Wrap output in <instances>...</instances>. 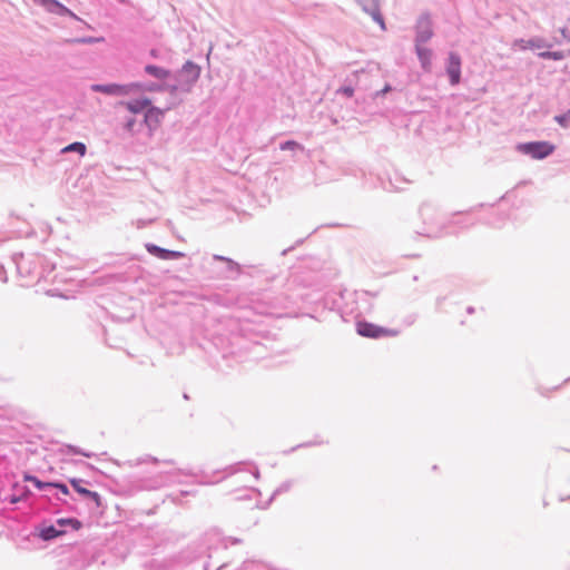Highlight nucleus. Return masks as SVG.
Masks as SVG:
<instances>
[{"instance_id": "12", "label": "nucleus", "mask_w": 570, "mask_h": 570, "mask_svg": "<svg viewBox=\"0 0 570 570\" xmlns=\"http://www.w3.org/2000/svg\"><path fill=\"white\" fill-rule=\"evenodd\" d=\"M415 52L421 68L426 72L431 71L433 51L424 47V45H415Z\"/></svg>"}, {"instance_id": "1", "label": "nucleus", "mask_w": 570, "mask_h": 570, "mask_svg": "<svg viewBox=\"0 0 570 570\" xmlns=\"http://www.w3.org/2000/svg\"><path fill=\"white\" fill-rule=\"evenodd\" d=\"M200 75V68L191 62L187 61L181 70L176 76V83L169 86L171 92H188L190 91L194 83L197 81Z\"/></svg>"}, {"instance_id": "21", "label": "nucleus", "mask_w": 570, "mask_h": 570, "mask_svg": "<svg viewBox=\"0 0 570 570\" xmlns=\"http://www.w3.org/2000/svg\"><path fill=\"white\" fill-rule=\"evenodd\" d=\"M539 57L542 59L559 61L564 59L566 56L563 51H542L539 53Z\"/></svg>"}, {"instance_id": "7", "label": "nucleus", "mask_w": 570, "mask_h": 570, "mask_svg": "<svg viewBox=\"0 0 570 570\" xmlns=\"http://www.w3.org/2000/svg\"><path fill=\"white\" fill-rule=\"evenodd\" d=\"M446 73L450 83L456 86L461 80V58L456 52H450L446 63Z\"/></svg>"}, {"instance_id": "11", "label": "nucleus", "mask_w": 570, "mask_h": 570, "mask_svg": "<svg viewBox=\"0 0 570 570\" xmlns=\"http://www.w3.org/2000/svg\"><path fill=\"white\" fill-rule=\"evenodd\" d=\"M357 333L365 337H380L384 334L390 333L387 330L375 326L374 324L367 323V322H358L356 324Z\"/></svg>"}, {"instance_id": "22", "label": "nucleus", "mask_w": 570, "mask_h": 570, "mask_svg": "<svg viewBox=\"0 0 570 570\" xmlns=\"http://www.w3.org/2000/svg\"><path fill=\"white\" fill-rule=\"evenodd\" d=\"M76 151L80 155H85L86 146L82 142H72L62 149V153Z\"/></svg>"}, {"instance_id": "8", "label": "nucleus", "mask_w": 570, "mask_h": 570, "mask_svg": "<svg viewBox=\"0 0 570 570\" xmlns=\"http://www.w3.org/2000/svg\"><path fill=\"white\" fill-rule=\"evenodd\" d=\"M39 6L43 7L48 12L55 13L57 16H68L73 19H78V17L66 6L60 3L58 0H33Z\"/></svg>"}, {"instance_id": "23", "label": "nucleus", "mask_w": 570, "mask_h": 570, "mask_svg": "<svg viewBox=\"0 0 570 570\" xmlns=\"http://www.w3.org/2000/svg\"><path fill=\"white\" fill-rule=\"evenodd\" d=\"M138 83L140 86L134 88V92L142 91V90H146V91H158V90L163 89V86L157 85V83H149V85H145V83H140V82H138Z\"/></svg>"}, {"instance_id": "5", "label": "nucleus", "mask_w": 570, "mask_h": 570, "mask_svg": "<svg viewBox=\"0 0 570 570\" xmlns=\"http://www.w3.org/2000/svg\"><path fill=\"white\" fill-rule=\"evenodd\" d=\"M139 83H128V85H118V83H95L90 86V89L95 92H101L108 96H128L134 92V88L139 87Z\"/></svg>"}, {"instance_id": "3", "label": "nucleus", "mask_w": 570, "mask_h": 570, "mask_svg": "<svg viewBox=\"0 0 570 570\" xmlns=\"http://www.w3.org/2000/svg\"><path fill=\"white\" fill-rule=\"evenodd\" d=\"M420 215L426 225L423 232L420 234L429 237H438L442 234L441 228L438 226V210L432 204H423L420 208Z\"/></svg>"}, {"instance_id": "25", "label": "nucleus", "mask_w": 570, "mask_h": 570, "mask_svg": "<svg viewBox=\"0 0 570 570\" xmlns=\"http://www.w3.org/2000/svg\"><path fill=\"white\" fill-rule=\"evenodd\" d=\"M279 148L282 150H296V149H303V146L294 140H287L285 142H282Z\"/></svg>"}, {"instance_id": "6", "label": "nucleus", "mask_w": 570, "mask_h": 570, "mask_svg": "<svg viewBox=\"0 0 570 570\" xmlns=\"http://www.w3.org/2000/svg\"><path fill=\"white\" fill-rule=\"evenodd\" d=\"M433 37L432 22L428 16H421L415 27V45H424Z\"/></svg>"}, {"instance_id": "20", "label": "nucleus", "mask_w": 570, "mask_h": 570, "mask_svg": "<svg viewBox=\"0 0 570 570\" xmlns=\"http://www.w3.org/2000/svg\"><path fill=\"white\" fill-rule=\"evenodd\" d=\"M239 570H272L266 564L258 561H246L243 563Z\"/></svg>"}, {"instance_id": "33", "label": "nucleus", "mask_w": 570, "mask_h": 570, "mask_svg": "<svg viewBox=\"0 0 570 570\" xmlns=\"http://www.w3.org/2000/svg\"><path fill=\"white\" fill-rule=\"evenodd\" d=\"M288 488H289V484H288V483L283 484V485H281V487L275 491V493H274V494H277V493H281V492L287 491V490H288Z\"/></svg>"}, {"instance_id": "16", "label": "nucleus", "mask_w": 570, "mask_h": 570, "mask_svg": "<svg viewBox=\"0 0 570 570\" xmlns=\"http://www.w3.org/2000/svg\"><path fill=\"white\" fill-rule=\"evenodd\" d=\"M125 106L131 114H139L146 111L151 106V101L147 98H142L128 101Z\"/></svg>"}, {"instance_id": "19", "label": "nucleus", "mask_w": 570, "mask_h": 570, "mask_svg": "<svg viewBox=\"0 0 570 570\" xmlns=\"http://www.w3.org/2000/svg\"><path fill=\"white\" fill-rule=\"evenodd\" d=\"M140 127H142V121L138 122L135 117H128L125 120L124 128L127 132L130 135H135L140 130Z\"/></svg>"}, {"instance_id": "31", "label": "nucleus", "mask_w": 570, "mask_h": 570, "mask_svg": "<svg viewBox=\"0 0 570 570\" xmlns=\"http://www.w3.org/2000/svg\"><path fill=\"white\" fill-rule=\"evenodd\" d=\"M70 450L72 453L75 454H81L83 456H87V458H90L91 454L90 453H87V452H82L81 450L77 449V448H73V446H70Z\"/></svg>"}, {"instance_id": "4", "label": "nucleus", "mask_w": 570, "mask_h": 570, "mask_svg": "<svg viewBox=\"0 0 570 570\" xmlns=\"http://www.w3.org/2000/svg\"><path fill=\"white\" fill-rule=\"evenodd\" d=\"M517 149L533 159H543L553 153L554 146L547 141H533L519 144Z\"/></svg>"}, {"instance_id": "24", "label": "nucleus", "mask_w": 570, "mask_h": 570, "mask_svg": "<svg viewBox=\"0 0 570 570\" xmlns=\"http://www.w3.org/2000/svg\"><path fill=\"white\" fill-rule=\"evenodd\" d=\"M554 120L563 128H568L570 126V110L563 115H557Z\"/></svg>"}, {"instance_id": "39", "label": "nucleus", "mask_w": 570, "mask_h": 570, "mask_svg": "<svg viewBox=\"0 0 570 570\" xmlns=\"http://www.w3.org/2000/svg\"><path fill=\"white\" fill-rule=\"evenodd\" d=\"M17 501H18V499H16V498H12V499H11V502H12V503H16Z\"/></svg>"}, {"instance_id": "32", "label": "nucleus", "mask_w": 570, "mask_h": 570, "mask_svg": "<svg viewBox=\"0 0 570 570\" xmlns=\"http://www.w3.org/2000/svg\"><path fill=\"white\" fill-rule=\"evenodd\" d=\"M392 90L390 85H386L381 91L376 94V96H383Z\"/></svg>"}, {"instance_id": "35", "label": "nucleus", "mask_w": 570, "mask_h": 570, "mask_svg": "<svg viewBox=\"0 0 570 570\" xmlns=\"http://www.w3.org/2000/svg\"><path fill=\"white\" fill-rule=\"evenodd\" d=\"M561 35L563 36V38L568 39L570 41V37L567 35V30L566 29H561Z\"/></svg>"}, {"instance_id": "2", "label": "nucleus", "mask_w": 570, "mask_h": 570, "mask_svg": "<svg viewBox=\"0 0 570 570\" xmlns=\"http://www.w3.org/2000/svg\"><path fill=\"white\" fill-rule=\"evenodd\" d=\"M67 527L78 530L81 527V522L75 518L58 519L53 524H43L40 528L39 537L45 541L56 539L66 533Z\"/></svg>"}, {"instance_id": "15", "label": "nucleus", "mask_w": 570, "mask_h": 570, "mask_svg": "<svg viewBox=\"0 0 570 570\" xmlns=\"http://www.w3.org/2000/svg\"><path fill=\"white\" fill-rule=\"evenodd\" d=\"M513 47H519L520 49L525 50L529 48H550L551 46L543 38L535 37L529 40L517 39L513 42Z\"/></svg>"}, {"instance_id": "18", "label": "nucleus", "mask_w": 570, "mask_h": 570, "mask_svg": "<svg viewBox=\"0 0 570 570\" xmlns=\"http://www.w3.org/2000/svg\"><path fill=\"white\" fill-rule=\"evenodd\" d=\"M146 73L157 79H166L169 76V71L154 65H147L145 67Z\"/></svg>"}, {"instance_id": "10", "label": "nucleus", "mask_w": 570, "mask_h": 570, "mask_svg": "<svg viewBox=\"0 0 570 570\" xmlns=\"http://www.w3.org/2000/svg\"><path fill=\"white\" fill-rule=\"evenodd\" d=\"M356 2L375 22L380 23L382 29H385L384 20L379 9V0H356Z\"/></svg>"}, {"instance_id": "37", "label": "nucleus", "mask_w": 570, "mask_h": 570, "mask_svg": "<svg viewBox=\"0 0 570 570\" xmlns=\"http://www.w3.org/2000/svg\"><path fill=\"white\" fill-rule=\"evenodd\" d=\"M258 475H259V472H258V470L256 469V470H255V472H254V476L257 479V478H258Z\"/></svg>"}, {"instance_id": "13", "label": "nucleus", "mask_w": 570, "mask_h": 570, "mask_svg": "<svg viewBox=\"0 0 570 570\" xmlns=\"http://www.w3.org/2000/svg\"><path fill=\"white\" fill-rule=\"evenodd\" d=\"M146 249L149 254L155 255L161 259H176L183 257V253L161 248L154 244H147Z\"/></svg>"}, {"instance_id": "30", "label": "nucleus", "mask_w": 570, "mask_h": 570, "mask_svg": "<svg viewBox=\"0 0 570 570\" xmlns=\"http://www.w3.org/2000/svg\"><path fill=\"white\" fill-rule=\"evenodd\" d=\"M59 490L63 495L69 493L68 487L63 483H55L53 490Z\"/></svg>"}, {"instance_id": "29", "label": "nucleus", "mask_w": 570, "mask_h": 570, "mask_svg": "<svg viewBox=\"0 0 570 570\" xmlns=\"http://www.w3.org/2000/svg\"><path fill=\"white\" fill-rule=\"evenodd\" d=\"M214 258L217 259V261L226 262L230 269L232 268H238V265L235 262H233L232 259H229V258H226V257L219 256V255H215Z\"/></svg>"}, {"instance_id": "17", "label": "nucleus", "mask_w": 570, "mask_h": 570, "mask_svg": "<svg viewBox=\"0 0 570 570\" xmlns=\"http://www.w3.org/2000/svg\"><path fill=\"white\" fill-rule=\"evenodd\" d=\"M26 481L31 482L35 487L42 492L50 493L53 490L55 483L52 482H42L36 476L26 475Z\"/></svg>"}, {"instance_id": "34", "label": "nucleus", "mask_w": 570, "mask_h": 570, "mask_svg": "<svg viewBox=\"0 0 570 570\" xmlns=\"http://www.w3.org/2000/svg\"><path fill=\"white\" fill-rule=\"evenodd\" d=\"M153 461V462H157V459L155 458H151V456H146V459H140L137 464H140V463H144V462H147V461Z\"/></svg>"}, {"instance_id": "9", "label": "nucleus", "mask_w": 570, "mask_h": 570, "mask_svg": "<svg viewBox=\"0 0 570 570\" xmlns=\"http://www.w3.org/2000/svg\"><path fill=\"white\" fill-rule=\"evenodd\" d=\"M163 117H164V111L157 107L150 106L145 111L142 125H145L148 128L150 135L153 134L154 130L157 129Z\"/></svg>"}, {"instance_id": "28", "label": "nucleus", "mask_w": 570, "mask_h": 570, "mask_svg": "<svg viewBox=\"0 0 570 570\" xmlns=\"http://www.w3.org/2000/svg\"><path fill=\"white\" fill-rule=\"evenodd\" d=\"M167 567H169V566H168V563H167V562H165V561H159V560H156V559H155V560H153V561L150 562V569H151V570H157L158 568H167Z\"/></svg>"}, {"instance_id": "14", "label": "nucleus", "mask_w": 570, "mask_h": 570, "mask_svg": "<svg viewBox=\"0 0 570 570\" xmlns=\"http://www.w3.org/2000/svg\"><path fill=\"white\" fill-rule=\"evenodd\" d=\"M71 485L73 489L81 495H83L86 499L92 501L96 507L100 505V495L97 492L90 491L86 488H83L81 484L83 483V480L80 479H72L70 480Z\"/></svg>"}, {"instance_id": "27", "label": "nucleus", "mask_w": 570, "mask_h": 570, "mask_svg": "<svg viewBox=\"0 0 570 570\" xmlns=\"http://www.w3.org/2000/svg\"><path fill=\"white\" fill-rule=\"evenodd\" d=\"M337 94H342L346 97H352L354 95V88L352 86H343L337 90Z\"/></svg>"}, {"instance_id": "40", "label": "nucleus", "mask_w": 570, "mask_h": 570, "mask_svg": "<svg viewBox=\"0 0 570 570\" xmlns=\"http://www.w3.org/2000/svg\"><path fill=\"white\" fill-rule=\"evenodd\" d=\"M120 2H125L126 0H119Z\"/></svg>"}, {"instance_id": "36", "label": "nucleus", "mask_w": 570, "mask_h": 570, "mask_svg": "<svg viewBox=\"0 0 570 570\" xmlns=\"http://www.w3.org/2000/svg\"><path fill=\"white\" fill-rule=\"evenodd\" d=\"M227 471H228V474H233V473H235V472H236V466H229V468L227 469Z\"/></svg>"}, {"instance_id": "38", "label": "nucleus", "mask_w": 570, "mask_h": 570, "mask_svg": "<svg viewBox=\"0 0 570 570\" xmlns=\"http://www.w3.org/2000/svg\"><path fill=\"white\" fill-rule=\"evenodd\" d=\"M17 268H18L19 271H21L22 266H21V263H20V262H18V263H17Z\"/></svg>"}, {"instance_id": "26", "label": "nucleus", "mask_w": 570, "mask_h": 570, "mask_svg": "<svg viewBox=\"0 0 570 570\" xmlns=\"http://www.w3.org/2000/svg\"><path fill=\"white\" fill-rule=\"evenodd\" d=\"M208 540H210V541H214V540H215V541H216V540H217V541H220L224 548H227V546H228V542H229V541H230V543H232V544H235V543H237V542H238V540H236V539H234V540H232L230 538H228V539H222V538L219 537V534H218V533H216V532H215V533L209 534V539H208Z\"/></svg>"}]
</instances>
